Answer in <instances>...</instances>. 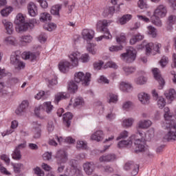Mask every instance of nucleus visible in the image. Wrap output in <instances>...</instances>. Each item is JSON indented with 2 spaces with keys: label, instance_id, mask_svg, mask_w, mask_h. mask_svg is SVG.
<instances>
[{
  "label": "nucleus",
  "instance_id": "obj_59",
  "mask_svg": "<svg viewBox=\"0 0 176 176\" xmlns=\"http://www.w3.org/2000/svg\"><path fill=\"white\" fill-rule=\"evenodd\" d=\"M79 59L81 60L82 63H87V61H89V54H82L81 56L80 54V56L78 58V60Z\"/></svg>",
  "mask_w": 176,
  "mask_h": 176
},
{
  "label": "nucleus",
  "instance_id": "obj_16",
  "mask_svg": "<svg viewBox=\"0 0 176 176\" xmlns=\"http://www.w3.org/2000/svg\"><path fill=\"white\" fill-rule=\"evenodd\" d=\"M134 145L135 146L134 150L135 153H140L141 152H146V151H148V148L145 147V146L142 142V140H141L140 139H136L134 143Z\"/></svg>",
  "mask_w": 176,
  "mask_h": 176
},
{
  "label": "nucleus",
  "instance_id": "obj_26",
  "mask_svg": "<svg viewBox=\"0 0 176 176\" xmlns=\"http://www.w3.org/2000/svg\"><path fill=\"white\" fill-rule=\"evenodd\" d=\"M91 140L100 142L104 140V132L101 130L96 131L91 137Z\"/></svg>",
  "mask_w": 176,
  "mask_h": 176
},
{
  "label": "nucleus",
  "instance_id": "obj_29",
  "mask_svg": "<svg viewBox=\"0 0 176 176\" xmlns=\"http://www.w3.org/2000/svg\"><path fill=\"white\" fill-rule=\"evenodd\" d=\"M120 89L124 93H130L133 90V87L127 82H122L120 85Z\"/></svg>",
  "mask_w": 176,
  "mask_h": 176
},
{
  "label": "nucleus",
  "instance_id": "obj_31",
  "mask_svg": "<svg viewBox=\"0 0 176 176\" xmlns=\"http://www.w3.org/2000/svg\"><path fill=\"white\" fill-rule=\"evenodd\" d=\"M152 125V122L149 120H141L138 124V129H148Z\"/></svg>",
  "mask_w": 176,
  "mask_h": 176
},
{
  "label": "nucleus",
  "instance_id": "obj_24",
  "mask_svg": "<svg viewBox=\"0 0 176 176\" xmlns=\"http://www.w3.org/2000/svg\"><path fill=\"white\" fill-rule=\"evenodd\" d=\"M2 23L5 27L7 34H8V35H12L14 31V28H13V23L5 19L2 21Z\"/></svg>",
  "mask_w": 176,
  "mask_h": 176
},
{
  "label": "nucleus",
  "instance_id": "obj_38",
  "mask_svg": "<svg viewBox=\"0 0 176 176\" xmlns=\"http://www.w3.org/2000/svg\"><path fill=\"white\" fill-rule=\"evenodd\" d=\"M133 16L131 14H125L123 15L119 20L120 23L123 25L126 24L128 21H130V19H132Z\"/></svg>",
  "mask_w": 176,
  "mask_h": 176
},
{
  "label": "nucleus",
  "instance_id": "obj_45",
  "mask_svg": "<svg viewBox=\"0 0 176 176\" xmlns=\"http://www.w3.org/2000/svg\"><path fill=\"white\" fill-rule=\"evenodd\" d=\"M151 21L154 25H157V27H162V21H160V17L154 16V15H153L151 16Z\"/></svg>",
  "mask_w": 176,
  "mask_h": 176
},
{
  "label": "nucleus",
  "instance_id": "obj_25",
  "mask_svg": "<svg viewBox=\"0 0 176 176\" xmlns=\"http://www.w3.org/2000/svg\"><path fill=\"white\" fill-rule=\"evenodd\" d=\"M138 97L142 104H144V105L149 104V100H151V96H149V95H148L147 94L142 92L138 94Z\"/></svg>",
  "mask_w": 176,
  "mask_h": 176
},
{
  "label": "nucleus",
  "instance_id": "obj_41",
  "mask_svg": "<svg viewBox=\"0 0 176 176\" xmlns=\"http://www.w3.org/2000/svg\"><path fill=\"white\" fill-rule=\"evenodd\" d=\"M12 166H13L14 173H16V174H19V173H21V169L24 168V165L21 163H19V164L12 163Z\"/></svg>",
  "mask_w": 176,
  "mask_h": 176
},
{
  "label": "nucleus",
  "instance_id": "obj_13",
  "mask_svg": "<svg viewBox=\"0 0 176 176\" xmlns=\"http://www.w3.org/2000/svg\"><path fill=\"white\" fill-rule=\"evenodd\" d=\"M24 148H25V144H20L15 148L12 154V157L14 160H20L21 159V152L20 151L24 149Z\"/></svg>",
  "mask_w": 176,
  "mask_h": 176
},
{
  "label": "nucleus",
  "instance_id": "obj_49",
  "mask_svg": "<svg viewBox=\"0 0 176 176\" xmlns=\"http://www.w3.org/2000/svg\"><path fill=\"white\" fill-rule=\"evenodd\" d=\"M148 79L146 78V77H144V76H140L138 78L135 79V83L137 85H145V83H146Z\"/></svg>",
  "mask_w": 176,
  "mask_h": 176
},
{
  "label": "nucleus",
  "instance_id": "obj_33",
  "mask_svg": "<svg viewBox=\"0 0 176 176\" xmlns=\"http://www.w3.org/2000/svg\"><path fill=\"white\" fill-rule=\"evenodd\" d=\"M113 13H115V6H111L104 9L102 16H104V17H112Z\"/></svg>",
  "mask_w": 176,
  "mask_h": 176
},
{
  "label": "nucleus",
  "instance_id": "obj_48",
  "mask_svg": "<svg viewBox=\"0 0 176 176\" xmlns=\"http://www.w3.org/2000/svg\"><path fill=\"white\" fill-rule=\"evenodd\" d=\"M133 122H134L133 118L126 119L122 122V126L126 128L131 127V126H133Z\"/></svg>",
  "mask_w": 176,
  "mask_h": 176
},
{
  "label": "nucleus",
  "instance_id": "obj_51",
  "mask_svg": "<svg viewBox=\"0 0 176 176\" xmlns=\"http://www.w3.org/2000/svg\"><path fill=\"white\" fill-rule=\"evenodd\" d=\"M19 126V122L17 121L14 120L11 122V129L10 130H7V134H12L13 131H14V129H16Z\"/></svg>",
  "mask_w": 176,
  "mask_h": 176
},
{
  "label": "nucleus",
  "instance_id": "obj_60",
  "mask_svg": "<svg viewBox=\"0 0 176 176\" xmlns=\"http://www.w3.org/2000/svg\"><path fill=\"white\" fill-rule=\"evenodd\" d=\"M0 159H1L5 163H6L8 165L10 164V158H9V156L6 154H2L0 157Z\"/></svg>",
  "mask_w": 176,
  "mask_h": 176
},
{
  "label": "nucleus",
  "instance_id": "obj_30",
  "mask_svg": "<svg viewBox=\"0 0 176 176\" xmlns=\"http://www.w3.org/2000/svg\"><path fill=\"white\" fill-rule=\"evenodd\" d=\"M63 8V5L61 4H56L52 7L51 8V14L53 16H56V17H60V10Z\"/></svg>",
  "mask_w": 176,
  "mask_h": 176
},
{
  "label": "nucleus",
  "instance_id": "obj_2",
  "mask_svg": "<svg viewBox=\"0 0 176 176\" xmlns=\"http://www.w3.org/2000/svg\"><path fill=\"white\" fill-rule=\"evenodd\" d=\"M164 111L165 127L168 132L164 136V139L168 141V142H174V141H176V122L175 120L172 119L173 115L170 113V109L166 107Z\"/></svg>",
  "mask_w": 176,
  "mask_h": 176
},
{
  "label": "nucleus",
  "instance_id": "obj_12",
  "mask_svg": "<svg viewBox=\"0 0 176 176\" xmlns=\"http://www.w3.org/2000/svg\"><path fill=\"white\" fill-rule=\"evenodd\" d=\"M117 157L114 153L104 154L99 157V162L101 163H112L116 160Z\"/></svg>",
  "mask_w": 176,
  "mask_h": 176
},
{
  "label": "nucleus",
  "instance_id": "obj_58",
  "mask_svg": "<svg viewBox=\"0 0 176 176\" xmlns=\"http://www.w3.org/2000/svg\"><path fill=\"white\" fill-rule=\"evenodd\" d=\"M47 129L49 131V133H52L54 130V123L53 122L52 120H49L47 125Z\"/></svg>",
  "mask_w": 176,
  "mask_h": 176
},
{
  "label": "nucleus",
  "instance_id": "obj_32",
  "mask_svg": "<svg viewBox=\"0 0 176 176\" xmlns=\"http://www.w3.org/2000/svg\"><path fill=\"white\" fill-rule=\"evenodd\" d=\"M67 90L69 93H76L78 91V85L75 80H71L67 86Z\"/></svg>",
  "mask_w": 176,
  "mask_h": 176
},
{
  "label": "nucleus",
  "instance_id": "obj_44",
  "mask_svg": "<svg viewBox=\"0 0 176 176\" xmlns=\"http://www.w3.org/2000/svg\"><path fill=\"white\" fill-rule=\"evenodd\" d=\"M44 30H46L47 31H49L50 32H52V31H54L56 28H57V25L55 23H51L48 24H45L43 26Z\"/></svg>",
  "mask_w": 176,
  "mask_h": 176
},
{
  "label": "nucleus",
  "instance_id": "obj_4",
  "mask_svg": "<svg viewBox=\"0 0 176 176\" xmlns=\"http://www.w3.org/2000/svg\"><path fill=\"white\" fill-rule=\"evenodd\" d=\"M80 56V53L78 52H73L69 56V58L70 59L71 64L67 60L60 61L58 64V69L60 72H67L69 68H74V67H78V58H79Z\"/></svg>",
  "mask_w": 176,
  "mask_h": 176
},
{
  "label": "nucleus",
  "instance_id": "obj_42",
  "mask_svg": "<svg viewBox=\"0 0 176 176\" xmlns=\"http://www.w3.org/2000/svg\"><path fill=\"white\" fill-rule=\"evenodd\" d=\"M13 8L12 7H7L1 11V14L3 17H8L10 13H12Z\"/></svg>",
  "mask_w": 176,
  "mask_h": 176
},
{
  "label": "nucleus",
  "instance_id": "obj_43",
  "mask_svg": "<svg viewBox=\"0 0 176 176\" xmlns=\"http://www.w3.org/2000/svg\"><path fill=\"white\" fill-rule=\"evenodd\" d=\"M85 105V100L82 97H77L74 103V107H83Z\"/></svg>",
  "mask_w": 176,
  "mask_h": 176
},
{
  "label": "nucleus",
  "instance_id": "obj_15",
  "mask_svg": "<svg viewBox=\"0 0 176 176\" xmlns=\"http://www.w3.org/2000/svg\"><path fill=\"white\" fill-rule=\"evenodd\" d=\"M100 32H104V35H102L99 37L96 38V41L98 42L99 41H102V39H112V34L109 32V30L107 27H99Z\"/></svg>",
  "mask_w": 176,
  "mask_h": 176
},
{
  "label": "nucleus",
  "instance_id": "obj_21",
  "mask_svg": "<svg viewBox=\"0 0 176 176\" xmlns=\"http://www.w3.org/2000/svg\"><path fill=\"white\" fill-rule=\"evenodd\" d=\"M28 105H30V103L28 100L22 101L19 104V107L15 111L16 115H21V113L25 112V111H27V108H28Z\"/></svg>",
  "mask_w": 176,
  "mask_h": 176
},
{
  "label": "nucleus",
  "instance_id": "obj_54",
  "mask_svg": "<svg viewBox=\"0 0 176 176\" xmlns=\"http://www.w3.org/2000/svg\"><path fill=\"white\" fill-rule=\"evenodd\" d=\"M157 104L159 108H164V107H166V100H164V98L160 97L157 101Z\"/></svg>",
  "mask_w": 176,
  "mask_h": 176
},
{
  "label": "nucleus",
  "instance_id": "obj_52",
  "mask_svg": "<svg viewBox=\"0 0 176 176\" xmlns=\"http://www.w3.org/2000/svg\"><path fill=\"white\" fill-rule=\"evenodd\" d=\"M153 43H148L146 45V56H149L151 54L152 50H153Z\"/></svg>",
  "mask_w": 176,
  "mask_h": 176
},
{
  "label": "nucleus",
  "instance_id": "obj_39",
  "mask_svg": "<svg viewBox=\"0 0 176 176\" xmlns=\"http://www.w3.org/2000/svg\"><path fill=\"white\" fill-rule=\"evenodd\" d=\"M148 34L151 35L152 38H156L157 36V30L155 27L150 25L148 26Z\"/></svg>",
  "mask_w": 176,
  "mask_h": 176
},
{
  "label": "nucleus",
  "instance_id": "obj_53",
  "mask_svg": "<svg viewBox=\"0 0 176 176\" xmlns=\"http://www.w3.org/2000/svg\"><path fill=\"white\" fill-rule=\"evenodd\" d=\"M160 64L162 68H164L168 64V58L167 56H163L160 60Z\"/></svg>",
  "mask_w": 176,
  "mask_h": 176
},
{
  "label": "nucleus",
  "instance_id": "obj_7",
  "mask_svg": "<svg viewBox=\"0 0 176 176\" xmlns=\"http://www.w3.org/2000/svg\"><path fill=\"white\" fill-rule=\"evenodd\" d=\"M116 42L119 45L110 47V52H120V50H123V47H124V45H126V36L121 34L120 36H117Z\"/></svg>",
  "mask_w": 176,
  "mask_h": 176
},
{
  "label": "nucleus",
  "instance_id": "obj_63",
  "mask_svg": "<svg viewBox=\"0 0 176 176\" xmlns=\"http://www.w3.org/2000/svg\"><path fill=\"white\" fill-rule=\"evenodd\" d=\"M115 118H116V114H115V113L112 111H111L106 116V118L107 119V120H113Z\"/></svg>",
  "mask_w": 176,
  "mask_h": 176
},
{
  "label": "nucleus",
  "instance_id": "obj_17",
  "mask_svg": "<svg viewBox=\"0 0 176 176\" xmlns=\"http://www.w3.org/2000/svg\"><path fill=\"white\" fill-rule=\"evenodd\" d=\"M133 138L134 135H132L127 140L120 141L118 144V148H120V149H122V148H131Z\"/></svg>",
  "mask_w": 176,
  "mask_h": 176
},
{
  "label": "nucleus",
  "instance_id": "obj_46",
  "mask_svg": "<svg viewBox=\"0 0 176 176\" xmlns=\"http://www.w3.org/2000/svg\"><path fill=\"white\" fill-rule=\"evenodd\" d=\"M104 69L107 68H113V69H118V65L115 62L109 61L103 67Z\"/></svg>",
  "mask_w": 176,
  "mask_h": 176
},
{
  "label": "nucleus",
  "instance_id": "obj_64",
  "mask_svg": "<svg viewBox=\"0 0 176 176\" xmlns=\"http://www.w3.org/2000/svg\"><path fill=\"white\" fill-rule=\"evenodd\" d=\"M46 39H47V36L45 33H41L38 36L39 42H46Z\"/></svg>",
  "mask_w": 176,
  "mask_h": 176
},
{
  "label": "nucleus",
  "instance_id": "obj_57",
  "mask_svg": "<svg viewBox=\"0 0 176 176\" xmlns=\"http://www.w3.org/2000/svg\"><path fill=\"white\" fill-rule=\"evenodd\" d=\"M129 137V132L127 131H124L120 133V135L117 138V141L119 140L127 138Z\"/></svg>",
  "mask_w": 176,
  "mask_h": 176
},
{
  "label": "nucleus",
  "instance_id": "obj_20",
  "mask_svg": "<svg viewBox=\"0 0 176 176\" xmlns=\"http://www.w3.org/2000/svg\"><path fill=\"white\" fill-rule=\"evenodd\" d=\"M83 39L87 42H90L93 38H94V31L89 29H84L82 32Z\"/></svg>",
  "mask_w": 176,
  "mask_h": 176
},
{
  "label": "nucleus",
  "instance_id": "obj_9",
  "mask_svg": "<svg viewBox=\"0 0 176 176\" xmlns=\"http://www.w3.org/2000/svg\"><path fill=\"white\" fill-rule=\"evenodd\" d=\"M152 72L154 75V78L155 80H157L159 82L158 89L160 90H162L163 87H164V85H166V82H164V79H163V77H162V74H160V70L157 68H153L152 69Z\"/></svg>",
  "mask_w": 176,
  "mask_h": 176
},
{
  "label": "nucleus",
  "instance_id": "obj_23",
  "mask_svg": "<svg viewBox=\"0 0 176 176\" xmlns=\"http://www.w3.org/2000/svg\"><path fill=\"white\" fill-rule=\"evenodd\" d=\"M73 118L74 116L71 112H67L65 114H63V124H65V126H66V127H69V126H71Z\"/></svg>",
  "mask_w": 176,
  "mask_h": 176
},
{
  "label": "nucleus",
  "instance_id": "obj_56",
  "mask_svg": "<svg viewBox=\"0 0 176 176\" xmlns=\"http://www.w3.org/2000/svg\"><path fill=\"white\" fill-rule=\"evenodd\" d=\"M34 174H36L37 176H45V172L41 169L38 166H36L34 169Z\"/></svg>",
  "mask_w": 176,
  "mask_h": 176
},
{
  "label": "nucleus",
  "instance_id": "obj_6",
  "mask_svg": "<svg viewBox=\"0 0 176 176\" xmlns=\"http://www.w3.org/2000/svg\"><path fill=\"white\" fill-rule=\"evenodd\" d=\"M120 58L123 61H125V63H133L135 61V58H137V51L131 47L126 49L125 53L121 54Z\"/></svg>",
  "mask_w": 176,
  "mask_h": 176
},
{
  "label": "nucleus",
  "instance_id": "obj_22",
  "mask_svg": "<svg viewBox=\"0 0 176 176\" xmlns=\"http://www.w3.org/2000/svg\"><path fill=\"white\" fill-rule=\"evenodd\" d=\"M33 126H34V136L33 138L35 140H38V138H41V135L42 134V129H41V124H38V122H34Z\"/></svg>",
  "mask_w": 176,
  "mask_h": 176
},
{
  "label": "nucleus",
  "instance_id": "obj_35",
  "mask_svg": "<svg viewBox=\"0 0 176 176\" xmlns=\"http://www.w3.org/2000/svg\"><path fill=\"white\" fill-rule=\"evenodd\" d=\"M96 45L91 43H88V45L87 46V50L90 54H96L97 53V49H96Z\"/></svg>",
  "mask_w": 176,
  "mask_h": 176
},
{
  "label": "nucleus",
  "instance_id": "obj_40",
  "mask_svg": "<svg viewBox=\"0 0 176 176\" xmlns=\"http://www.w3.org/2000/svg\"><path fill=\"white\" fill-rule=\"evenodd\" d=\"M125 75H131V74H134L135 72V67H129L125 66L122 68Z\"/></svg>",
  "mask_w": 176,
  "mask_h": 176
},
{
  "label": "nucleus",
  "instance_id": "obj_5",
  "mask_svg": "<svg viewBox=\"0 0 176 176\" xmlns=\"http://www.w3.org/2000/svg\"><path fill=\"white\" fill-rule=\"evenodd\" d=\"M91 74L90 73H85L82 72H76L74 74V82L76 83H81L82 86H89L91 80Z\"/></svg>",
  "mask_w": 176,
  "mask_h": 176
},
{
  "label": "nucleus",
  "instance_id": "obj_50",
  "mask_svg": "<svg viewBox=\"0 0 176 176\" xmlns=\"http://www.w3.org/2000/svg\"><path fill=\"white\" fill-rule=\"evenodd\" d=\"M102 170L104 173H107V174H112L114 171L113 167L111 165H105L102 166Z\"/></svg>",
  "mask_w": 176,
  "mask_h": 176
},
{
  "label": "nucleus",
  "instance_id": "obj_18",
  "mask_svg": "<svg viewBox=\"0 0 176 176\" xmlns=\"http://www.w3.org/2000/svg\"><path fill=\"white\" fill-rule=\"evenodd\" d=\"M28 14L32 17H35L38 15V8L34 2H30L28 4L27 6Z\"/></svg>",
  "mask_w": 176,
  "mask_h": 176
},
{
  "label": "nucleus",
  "instance_id": "obj_27",
  "mask_svg": "<svg viewBox=\"0 0 176 176\" xmlns=\"http://www.w3.org/2000/svg\"><path fill=\"white\" fill-rule=\"evenodd\" d=\"M69 97V94L65 93V92H59L56 95H55V100L54 102L55 104H58L61 100H66V98H68Z\"/></svg>",
  "mask_w": 176,
  "mask_h": 176
},
{
  "label": "nucleus",
  "instance_id": "obj_19",
  "mask_svg": "<svg viewBox=\"0 0 176 176\" xmlns=\"http://www.w3.org/2000/svg\"><path fill=\"white\" fill-rule=\"evenodd\" d=\"M82 167L87 175H91L94 170H96V166H94V163L93 162H85Z\"/></svg>",
  "mask_w": 176,
  "mask_h": 176
},
{
  "label": "nucleus",
  "instance_id": "obj_14",
  "mask_svg": "<svg viewBox=\"0 0 176 176\" xmlns=\"http://www.w3.org/2000/svg\"><path fill=\"white\" fill-rule=\"evenodd\" d=\"M166 14H167V8L163 5H160L155 10L153 16L154 17H166Z\"/></svg>",
  "mask_w": 176,
  "mask_h": 176
},
{
  "label": "nucleus",
  "instance_id": "obj_61",
  "mask_svg": "<svg viewBox=\"0 0 176 176\" xmlns=\"http://www.w3.org/2000/svg\"><path fill=\"white\" fill-rule=\"evenodd\" d=\"M38 3H40V6L43 8V9H47L48 4L46 0H36Z\"/></svg>",
  "mask_w": 176,
  "mask_h": 176
},
{
  "label": "nucleus",
  "instance_id": "obj_62",
  "mask_svg": "<svg viewBox=\"0 0 176 176\" xmlns=\"http://www.w3.org/2000/svg\"><path fill=\"white\" fill-rule=\"evenodd\" d=\"M160 47H162V44L160 43L153 44V50H154V52H156L158 54H160Z\"/></svg>",
  "mask_w": 176,
  "mask_h": 176
},
{
  "label": "nucleus",
  "instance_id": "obj_11",
  "mask_svg": "<svg viewBox=\"0 0 176 176\" xmlns=\"http://www.w3.org/2000/svg\"><path fill=\"white\" fill-rule=\"evenodd\" d=\"M56 161L58 164H61L62 163H67L68 160V154L64 150H60L57 152L56 155Z\"/></svg>",
  "mask_w": 176,
  "mask_h": 176
},
{
  "label": "nucleus",
  "instance_id": "obj_10",
  "mask_svg": "<svg viewBox=\"0 0 176 176\" xmlns=\"http://www.w3.org/2000/svg\"><path fill=\"white\" fill-rule=\"evenodd\" d=\"M42 108L47 112V113H50L53 110V105H52V102H45L43 103V105H41L38 107H36L34 109V113L37 118H39V111Z\"/></svg>",
  "mask_w": 176,
  "mask_h": 176
},
{
  "label": "nucleus",
  "instance_id": "obj_47",
  "mask_svg": "<svg viewBox=\"0 0 176 176\" xmlns=\"http://www.w3.org/2000/svg\"><path fill=\"white\" fill-rule=\"evenodd\" d=\"M32 41V37L31 36H22L21 37V42L22 45L24 43H31Z\"/></svg>",
  "mask_w": 176,
  "mask_h": 176
},
{
  "label": "nucleus",
  "instance_id": "obj_34",
  "mask_svg": "<svg viewBox=\"0 0 176 176\" xmlns=\"http://www.w3.org/2000/svg\"><path fill=\"white\" fill-rule=\"evenodd\" d=\"M144 39V36L141 35V34H138L132 36L130 39V45H135L137 42H140V41H142Z\"/></svg>",
  "mask_w": 176,
  "mask_h": 176
},
{
  "label": "nucleus",
  "instance_id": "obj_3",
  "mask_svg": "<svg viewBox=\"0 0 176 176\" xmlns=\"http://www.w3.org/2000/svg\"><path fill=\"white\" fill-rule=\"evenodd\" d=\"M39 21L36 19H33L30 21V22H25L24 16L21 14H18L16 15V19L14 20V24H16V30L19 32H25L28 30H32L35 26V24H38Z\"/></svg>",
  "mask_w": 176,
  "mask_h": 176
},
{
  "label": "nucleus",
  "instance_id": "obj_28",
  "mask_svg": "<svg viewBox=\"0 0 176 176\" xmlns=\"http://www.w3.org/2000/svg\"><path fill=\"white\" fill-rule=\"evenodd\" d=\"M165 97L169 101H174L176 98V92L174 89H170L166 91L165 93Z\"/></svg>",
  "mask_w": 176,
  "mask_h": 176
},
{
  "label": "nucleus",
  "instance_id": "obj_8",
  "mask_svg": "<svg viewBox=\"0 0 176 176\" xmlns=\"http://www.w3.org/2000/svg\"><path fill=\"white\" fill-rule=\"evenodd\" d=\"M124 170H125V171H130V170H132L131 175L135 176L138 174L140 165L134 163V161H128L124 165Z\"/></svg>",
  "mask_w": 176,
  "mask_h": 176
},
{
  "label": "nucleus",
  "instance_id": "obj_37",
  "mask_svg": "<svg viewBox=\"0 0 176 176\" xmlns=\"http://www.w3.org/2000/svg\"><path fill=\"white\" fill-rule=\"evenodd\" d=\"M107 98L109 99V104L113 102V104H116L118 102V96L113 94V93H109L107 94Z\"/></svg>",
  "mask_w": 176,
  "mask_h": 176
},
{
  "label": "nucleus",
  "instance_id": "obj_36",
  "mask_svg": "<svg viewBox=\"0 0 176 176\" xmlns=\"http://www.w3.org/2000/svg\"><path fill=\"white\" fill-rule=\"evenodd\" d=\"M40 21L45 23V21H50L52 20V16L47 12H43L40 14Z\"/></svg>",
  "mask_w": 176,
  "mask_h": 176
},
{
  "label": "nucleus",
  "instance_id": "obj_55",
  "mask_svg": "<svg viewBox=\"0 0 176 176\" xmlns=\"http://www.w3.org/2000/svg\"><path fill=\"white\" fill-rule=\"evenodd\" d=\"M175 21H176V16L175 15H170L168 17V24L170 26L175 24Z\"/></svg>",
  "mask_w": 176,
  "mask_h": 176
},
{
  "label": "nucleus",
  "instance_id": "obj_1",
  "mask_svg": "<svg viewBox=\"0 0 176 176\" xmlns=\"http://www.w3.org/2000/svg\"><path fill=\"white\" fill-rule=\"evenodd\" d=\"M39 52H23L21 54V52L16 51L12 52L10 56V64L14 65L16 69H23L25 67V64L20 60L22 58L25 60H30V61H38L39 60Z\"/></svg>",
  "mask_w": 176,
  "mask_h": 176
}]
</instances>
